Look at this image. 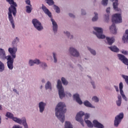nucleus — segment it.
<instances>
[{"instance_id":"f257e3e1","label":"nucleus","mask_w":128,"mask_h":128,"mask_svg":"<svg viewBox=\"0 0 128 128\" xmlns=\"http://www.w3.org/2000/svg\"><path fill=\"white\" fill-rule=\"evenodd\" d=\"M8 51L11 56H6V52L2 48H0V58L7 60V66L9 70L14 68V59L16 58V52H18V48L16 47L9 48Z\"/></svg>"},{"instance_id":"f03ea898","label":"nucleus","mask_w":128,"mask_h":128,"mask_svg":"<svg viewBox=\"0 0 128 128\" xmlns=\"http://www.w3.org/2000/svg\"><path fill=\"white\" fill-rule=\"evenodd\" d=\"M10 4V7L8 8V20L12 24V28H14V18L12 17V14L14 16H16V6L18 4L14 0H6Z\"/></svg>"},{"instance_id":"7ed1b4c3","label":"nucleus","mask_w":128,"mask_h":128,"mask_svg":"<svg viewBox=\"0 0 128 128\" xmlns=\"http://www.w3.org/2000/svg\"><path fill=\"white\" fill-rule=\"evenodd\" d=\"M66 108V104L62 102H59L55 109L56 116L61 122H64L66 117L64 114L66 112V109L64 108Z\"/></svg>"},{"instance_id":"20e7f679","label":"nucleus","mask_w":128,"mask_h":128,"mask_svg":"<svg viewBox=\"0 0 128 128\" xmlns=\"http://www.w3.org/2000/svg\"><path fill=\"white\" fill-rule=\"evenodd\" d=\"M122 22V16L120 14H116L112 16V22L113 24L110 28L114 34H116V28L114 23L120 24Z\"/></svg>"},{"instance_id":"39448f33","label":"nucleus","mask_w":128,"mask_h":128,"mask_svg":"<svg viewBox=\"0 0 128 128\" xmlns=\"http://www.w3.org/2000/svg\"><path fill=\"white\" fill-rule=\"evenodd\" d=\"M6 116L8 118H11L12 120L17 122V124H22L24 128H28V123H26V118H22V120H20L18 118L14 117V114L10 112H6Z\"/></svg>"},{"instance_id":"423d86ee","label":"nucleus","mask_w":128,"mask_h":128,"mask_svg":"<svg viewBox=\"0 0 128 128\" xmlns=\"http://www.w3.org/2000/svg\"><path fill=\"white\" fill-rule=\"evenodd\" d=\"M57 88L58 90V94L60 98L62 100L66 96V94H64V90L62 88V82L58 80L57 82Z\"/></svg>"},{"instance_id":"0eeeda50","label":"nucleus","mask_w":128,"mask_h":128,"mask_svg":"<svg viewBox=\"0 0 128 128\" xmlns=\"http://www.w3.org/2000/svg\"><path fill=\"white\" fill-rule=\"evenodd\" d=\"M94 29L96 32H94V34H96L98 38H106V36L102 34V28L98 27H94Z\"/></svg>"},{"instance_id":"6e6552de","label":"nucleus","mask_w":128,"mask_h":128,"mask_svg":"<svg viewBox=\"0 0 128 128\" xmlns=\"http://www.w3.org/2000/svg\"><path fill=\"white\" fill-rule=\"evenodd\" d=\"M124 118V113H120L118 115L116 116L115 117V120H114V126L118 128V124H120L122 122V120Z\"/></svg>"},{"instance_id":"1a4fd4ad","label":"nucleus","mask_w":128,"mask_h":128,"mask_svg":"<svg viewBox=\"0 0 128 128\" xmlns=\"http://www.w3.org/2000/svg\"><path fill=\"white\" fill-rule=\"evenodd\" d=\"M32 24L38 30H42L44 29V27L42 26V23H40V21L37 19H33L32 20Z\"/></svg>"},{"instance_id":"9d476101","label":"nucleus","mask_w":128,"mask_h":128,"mask_svg":"<svg viewBox=\"0 0 128 128\" xmlns=\"http://www.w3.org/2000/svg\"><path fill=\"white\" fill-rule=\"evenodd\" d=\"M84 116V112H80L77 114L76 118L77 122H80L82 126H84V120H82V116Z\"/></svg>"},{"instance_id":"9b49d317","label":"nucleus","mask_w":128,"mask_h":128,"mask_svg":"<svg viewBox=\"0 0 128 128\" xmlns=\"http://www.w3.org/2000/svg\"><path fill=\"white\" fill-rule=\"evenodd\" d=\"M89 118H90L89 114H85L84 122L86 124L88 128H93L94 124H92V122L90 120H88V119Z\"/></svg>"},{"instance_id":"f8f14e48","label":"nucleus","mask_w":128,"mask_h":128,"mask_svg":"<svg viewBox=\"0 0 128 128\" xmlns=\"http://www.w3.org/2000/svg\"><path fill=\"white\" fill-rule=\"evenodd\" d=\"M118 56L124 64H126V66H128V60L126 58V56L122 54H118Z\"/></svg>"},{"instance_id":"ddd939ff","label":"nucleus","mask_w":128,"mask_h":128,"mask_svg":"<svg viewBox=\"0 0 128 128\" xmlns=\"http://www.w3.org/2000/svg\"><path fill=\"white\" fill-rule=\"evenodd\" d=\"M70 54H72V56H73L78 57L80 56V53L78 52L76 50L74 49L73 48H70Z\"/></svg>"},{"instance_id":"4468645a","label":"nucleus","mask_w":128,"mask_h":128,"mask_svg":"<svg viewBox=\"0 0 128 128\" xmlns=\"http://www.w3.org/2000/svg\"><path fill=\"white\" fill-rule=\"evenodd\" d=\"M42 10L43 12L47 14L48 16H49V18H52V13L50 12V10L46 7V6H44V4H42Z\"/></svg>"},{"instance_id":"2eb2a0df","label":"nucleus","mask_w":128,"mask_h":128,"mask_svg":"<svg viewBox=\"0 0 128 128\" xmlns=\"http://www.w3.org/2000/svg\"><path fill=\"white\" fill-rule=\"evenodd\" d=\"M93 124L94 126V128H104V126L102 124L100 123V122H98L96 120H94L93 121Z\"/></svg>"},{"instance_id":"dca6fc26","label":"nucleus","mask_w":128,"mask_h":128,"mask_svg":"<svg viewBox=\"0 0 128 128\" xmlns=\"http://www.w3.org/2000/svg\"><path fill=\"white\" fill-rule=\"evenodd\" d=\"M73 98L79 104H82V101L80 98V94H76L73 96Z\"/></svg>"},{"instance_id":"f3484780","label":"nucleus","mask_w":128,"mask_h":128,"mask_svg":"<svg viewBox=\"0 0 128 128\" xmlns=\"http://www.w3.org/2000/svg\"><path fill=\"white\" fill-rule=\"evenodd\" d=\"M51 22H52L53 30L54 32H58V24L52 18H51Z\"/></svg>"},{"instance_id":"a211bd4d","label":"nucleus","mask_w":128,"mask_h":128,"mask_svg":"<svg viewBox=\"0 0 128 128\" xmlns=\"http://www.w3.org/2000/svg\"><path fill=\"white\" fill-rule=\"evenodd\" d=\"M44 106H46V104L44 102H40L39 103V108L40 112H43L44 110Z\"/></svg>"},{"instance_id":"6ab92c4d","label":"nucleus","mask_w":128,"mask_h":128,"mask_svg":"<svg viewBox=\"0 0 128 128\" xmlns=\"http://www.w3.org/2000/svg\"><path fill=\"white\" fill-rule=\"evenodd\" d=\"M106 40L108 42V44L109 46H112V44H114V38H110V37H106Z\"/></svg>"},{"instance_id":"aec40b11","label":"nucleus","mask_w":128,"mask_h":128,"mask_svg":"<svg viewBox=\"0 0 128 128\" xmlns=\"http://www.w3.org/2000/svg\"><path fill=\"white\" fill-rule=\"evenodd\" d=\"M34 64H40V61L38 59H36L34 60H30L29 61V64L30 66H34Z\"/></svg>"},{"instance_id":"412c9836","label":"nucleus","mask_w":128,"mask_h":128,"mask_svg":"<svg viewBox=\"0 0 128 128\" xmlns=\"http://www.w3.org/2000/svg\"><path fill=\"white\" fill-rule=\"evenodd\" d=\"M84 104L86 106L87 108H94V106H93L90 102L88 100H86L85 102H84Z\"/></svg>"},{"instance_id":"4be33fe9","label":"nucleus","mask_w":128,"mask_h":128,"mask_svg":"<svg viewBox=\"0 0 128 128\" xmlns=\"http://www.w3.org/2000/svg\"><path fill=\"white\" fill-rule=\"evenodd\" d=\"M108 48H110L112 52H120V49H118L116 46L108 47Z\"/></svg>"},{"instance_id":"5701e85b","label":"nucleus","mask_w":128,"mask_h":128,"mask_svg":"<svg viewBox=\"0 0 128 128\" xmlns=\"http://www.w3.org/2000/svg\"><path fill=\"white\" fill-rule=\"evenodd\" d=\"M118 100L116 101L117 106H120V104H122V96L118 95Z\"/></svg>"},{"instance_id":"b1692460","label":"nucleus","mask_w":128,"mask_h":128,"mask_svg":"<svg viewBox=\"0 0 128 128\" xmlns=\"http://www.w3.org/2000/svg\"><path fill=\"white\" fill-rule=\"evenodd\" d=\"M64 128H72V125L70 122H66Z\"/></svg>"},{"instance_id":"393cba45","label":"nucleus","mask_w":128,"mask_h":128,"mask_svg":"<svg viewBox=\"0 0 128 128\" xmlns=\"http://www.w3.org/2000/svg\"><path fill=\"white\" fill-rule=\"evenodd\" d=\"M45 88L46 90L50 88V90H52V84H50V82H48L46 84Z\"/></svg>"},{"instance_id":"a878e982","label":"nucleus","mask_w":128,"mask_h":128,"mask_svg":"<svg viewBox=\"0 0 128 128\" xmlns=\"http://www.w3.org/2000/svg\"><path fill=\"white\" fill-rule=\"evenodd\" d=\"M26 12L28 14H30V12H32V6H26Z\"/></svg>"},{"instance_id":"bb28decb","label":"nucleus","mask_w":128,"mask_h":128,"mask_svg":"<svg viewBox=\"0 0 128 128\" xmlns=\"http://www.w3.org/2000/svg\"><path fill=\"white\" fill-rule=\"evenodd\" d=\"M4 64L0 61V72H4Z\"/></svg>"},{"instance_id":"cd10ccee","label":"nucleus","mask_w":128,"mask_h":128,"mask_svg":"<svg viewBox=\"0 0 128 128\" xmlns=\"http://www.w3.org/2000/svg\"><path fill=\"white\" fill-rule=\"evenodd\" d=\"M61 80L64 86H67V84H68V82L66 80V78L64 77L62 78Z\"/></svg>"},{"instance_id":"c85d7f7f","label":"nucleus","mask_w":128,"mask_h":128,"mask_svg":"<svg viewBox=\"0 0 128 128\" xmlns=\"http://www.w3.org/2000/svg\"><path fill=\"white\" fill-rule=\"evenodd\" d=\"M123 88H124V85L122 84V82H120L119 84V88H120V94L122 92H124V91L122 90Z\"/></svg>"},{"instance_id":"c756f323","label":"nucleus","mask_w":128,"mask_h":128,"mask_svg":"<svg viewBox=\"0 0 128 128\" xmlns=\"http://www.w3.org/2000/svg\"><path fill=\"white\" fill-rule=\"evenodd\" d=\"M48 6H52L54 4L53 0H45Z\"/></svg>"},{"instance_id":"7c9ffc66","label":"nucleus","mask_w":128,"mask_h":128,"mask_svg":"<svg viewBox=\"0 0 128 128\" xmlns=\"http://www.w3.org/2000/svg\"><path fill=\"white\" fill-rule=\"evenodd\" d=\"M94 16L92 18V22H96L98 20V13L94 12Z\"/></svg>"},{"instance_id":"2f4dec72","label":"nucleus","mask_w":128,"mask_h":128,"mask_svg":"<svg viewBox=\"0 0 128 128\" xmlns=\"http://www.w3.org/2000/svg\"><path fill=\"white\" fill-rule=\"evenodd\" d=\"M54 10H55L56 12H57V14H60V8H58V6L54 5Z\"/></svg>"},{"instance_id":"473e14b6","label":"nucleus","mask_w":128,"mask_h":128,"mask_svg":"<svg viewBox=\"0 0 128 128\" xmlns=\"http://www.w3.org/2000/svg\"><path fill=\"white\" fill-rule=\"evenodd\" d=\"M88 50H90V52L91 54H93L94 56H96V52L94 50H92L90 48H88Z\"/></svg>"},{"instance_id":"72a5a7b5","label":"nucleus","mask_w":128,"mask_h":128,"mask_svg":"<svg viewBox=\"0 0 128 128\" xmlns=\"http://www.w3.org/2000/svg\"><path fill=\"white\" fill-rule=\"evenodd\" d=\"M122 98L124 100H126V102H128V98H126V95H124V92L120 93Z\"/></svg>"},{"instance_id":"f704fd0d","label":"nucleus","mask_w":128,"mask_h":128,"mask_svg":"<svg viewBox=\"0 0 128 128\" xmlns=\"http://www.w3.org/2000/svg\"><path fill=\"white\" fill-rule=\"evenodd\" d=\"M92 100L95 102H98V98L96 96H94L92 98Z\"/></svg>"},{"instance_id":"c9c22d12","label":"nucleus","mask_w":128,"mask_h":128,"mask_svg":"<svg viewBox=\"0 0 128 128\" xmlns=\"http://www.w3.org/2000/svg\"><path fill=\"white\" fill-rule=\"evenodd\" d=\"M108 0H102V4L103 6H108Z\"/></svg>"},{"instance_id":"e433bc0d","label":"nucleus","mask_w":128,"mask_h":128,"mask_svg":"<svg viewBox=\"0 0 128 128\" xmlns=\"http://www.w3.org/2000/svg\"><path fill=\"white\" fill-rule=\"evenodd\" d=\"M66 34L67 35V36H68V38H69L70 40L74 38V36L72 35L70 36V33L69 32H66Z\"/></svg>"},{"instance_id":"4c0bfd02","label":"nucleus","mask_w":128,"mask_h":128,"mask_svg":"<svg viewBox=\"0 0 128 128\" xmlns=\"http://www.w3.org/2000/svg\"><path fill=\"white\" fill-rule=\"evenodd\" d=\"M53 58L54 59V62H58V60L56 59V54L55 53H53Z\"/></svg>"},{"instance_id":"58836bf2","label":"nucleus","mask_w":128,"mask_h":128,"mask_svg":"<svg viewBox=\"0 0 128 128\" xmlns=\"http://www.w3.org/2000/svg\"><path fill=\"white\" fill-rule=\"evenodd\" d=\"M20 40L18 39V37L16 38V40H14L12 42V44H16V42H18Z\"/></svg>"},{"instance_id":"ea45409f","label":"nucleus","mask_w":128,"mask_h":128,"mask_svg":"<svg viewBox=\"0 0 128 128\" xmlns=\"http://www.w3.org/2000/svg\"><path fill=\"white\" fill-rule=\"evenodd\" d=\"M26 3L28 4V6H32V4H30V0H26Z\"/></svg>"},{"instance_id":"a19ab883","label":"nucleus","mask_w":128,"mask_h":128,"mask_svg":"<svg viewBox=\"0 0 128 128\" xmlns=\"http://www.w3.org/2000/svg\"><path fill=\"white\" fill-rule=\"evenodd\" d=\"M122 52L123 54H125V56H126L128 54V52L124 50H122Z\"/></svg>"},{"instance_id":"79ce46f5","label":"nucleus","mask_w":128,"mask_h":128,"mask_svg":"<svg viewBox=\"0 0 128 128\" xmlns=\"http://www.w3.org/2000/svg\"><path fill=\"white\" fill-rule=\"evenodd\" d=\"M110 8H108L106 10V12L107 14H110Z\"/></svg>"},{"instance_id":"37998d69","label":"nucleus","mask_w":128,"mask_h":128,"mask_svg":"<svg viewBox=\"0 0 128 128\" xmlns=\"http://www.w3.org/2000/svg\"><path fill=\"white\" fill-rule=\"evenodd\" d=\"M69 16H70V18H76V16H74V15L72 14H69Z\"/></svg>"},{"instance_id":"c03bdc74","label":"nucleus","mask_w":128,"mask_h":128,"mask_svg":"<svg viewBox=\"0 0 128 128\" xmlns=\"http://www.w3.org/2000/svg\"><path fill=\"white\" fill-rule=\"evenodd\" d=\"M82 14L83 16H84L85 14H86V12L84 10H82Z\"/></svg>"},{"instance_id":"a18cd8bd","label":"nucleus","mask_w":128,"mask_h":128,"mask_svg":"<svg viewBox=\"0 0 128 128\" xmlns=\"http://www.w3.org/2000/svg\"><path fill=\"white\" fill-rule=\"evenodd\" d=\"M91 84L93 86V88H96V86H94V82H92Z\"/></svg>"},{"instance_id":"49530a36","label":"nucleus","mask_w":128,"mask_h":128,"mask_svg":"<svg viewBox=\"0 0 128 128\" xmlns=\"http://www.w3.org/2000/svg\"><path fill=\"white\" fill-rule=\"evenodd\" d=\"M114 88L116 90V92H118V86H114Z\"/></svg>"},{"instance_id":"de8ad7c7","label":"nucleus","mask_w":128,"mask_h":128,"mask_svg":"<svg viewBox=\"0 0 128 128\" xmlns=\"http://www.w3.org/2000/svg\"><path fill=\"white\" fill-rule=\"evenodd\" d=\"M106 20H110V16L108 14H107L106 16Z\"/></svg>"},{"instance_id":"09e8293b","label":"nucleus","mask_w":128,"mask_h":128,"mask_svg":"<svg viewBox=\"0 0 128 128\" xmlns=\"http://www.w3.org/2000/svg\"><path fill=\"white\" fill-rule=\"evenodd\" d=\"M42 66H44L46 68V64L42 63Z\"/></svg>"},{"instance_id":"8fccbe9b","label":"nucleus","mask_w":128,"mask_h":128,"mask_svg":"<svg viewBox=\"0 0 128 128\" xmlns=\"http://www.w3.org/2000/svg\"><path fill=\"white\" fill-rule=\"evenodd\" d=\"M12 128H21L19 126H14L12 127Z\"/></svg>"},{"instance_id":"3c124183","label":"nucleus","mask_w":128,"mask_h":128,"mask_svg":"<svg viewBox=\"0 0 128 128\" xmlns=\"http://www.w3.org/2000/svg\"><path fill=\"white\" fill-rule=\"evenodd\" d=\"M68 96H72V94H70V93H68Z\"/></svg>"},{"instance_id":"603ef678","label":"nucleus","mask_w":128,"mask_h":128,"mask_svg":"<svg viewBox=\"0 0 128 128\" xmlns=\"http://www.w3.org/2000/svg\"><path fill=\"white\" fill-rule=\"evenodd\" d=\"M0 110H2V107L0 105Z\"/></svg>"},{"instance_id":"864d4df0","label":"nucleus","mask_w":128,"mask_h":128,"mask_svg":"<svg viewBox=\"0 0 128 128\" xmlns=\"http://www.w3.org/2000/svg\"><path fill=\"white\" fill-rule=\"evenodd\" d=\"M2 123V117L0 116V124Z\"/></svg>"},{"instance_id":"5fc2aeb1","label":"nucleus","mask_w":128,"mask_h":128,"mask_svg":"<svg viewBox=\"0 0 128 128\" xmlns=\"http://www.w3.org/2000/svg\"><path fill=\"white\" fill-rule=\"evenodd\" d=\"M40 88H41V89L42 88V86H40Z\"/></svg>"},{"instance_id":"6e6d98bb","label":"nucleus","mask_w":128,"mask_h":128,"mask_svg":"<svg viewBox=\"0 0 128 128\" xmlns=\"http://www.w3.org/2000/svg\"><path fill=\"white\" fill-rule=\"evenodd\" d=\"M14 92H16V90H14Z\"/></svg>"},{"instance_id":"4d7b16f0","label":"nucleus","mask_w":128,"mask_h":128,"mask_svg":"<svg viewBox=\"0 0 128 128\" xmlns=\"http://www.w3.org/2000/svg\"><path fill=\"white\" fill-rule=\"evenodd\" d=\"M89 78H90V76H89Z\"/></svg>"},{"instance_id":"13d9d810","label":"nucleus","mask_w":128,"mask_h":128,"mask_svg":"<svg viewBox=\"0 0 128 128\" xmlns=\"http://www.w3.org/2000/svg\"><path fill=\"white\" fill-rule=\"evenodd\" d=\"M80 66V65H79Z\"/></svg>"}]
</instances>
